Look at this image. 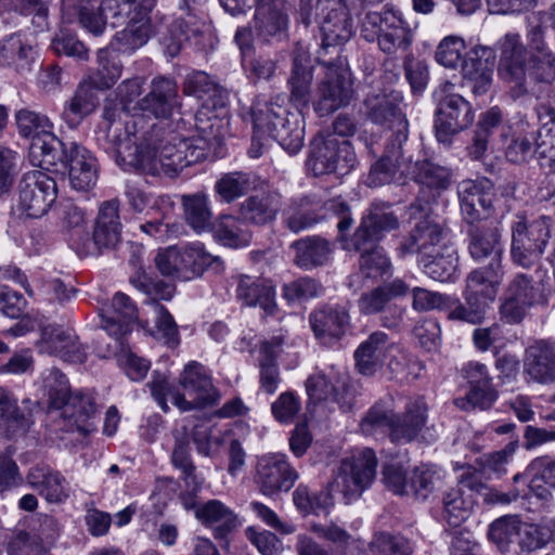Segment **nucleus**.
<instances>
[{"mask_svg":"<svg viewBox=\"0 0 555 555\" xmlns=\"http://www.w3.org/2000/svg\"><path fill=\"white\" fill-rule=\"evenodd\" d=\"M408 141H386L382 156L371 166L366 184L378 188L391 183L397 173L410 175L411 156L406 155Z\"/></svg>","mask_w":555,"mask_h":555,"instance_id":"nucleus-19","label":"nucleus"},{"mask_svg":"<svg viewBox=\"0 0 555 555\" xmlns=\"http://www.w3.org/2000/svg\"><path fill=\"white\" fill-rule=\"evenodd\" d=\"M249 189V176L237 171L223 175L215 184L216 194L228 204L247 194Z\"/></svg>","mask_w":555,"mask_h":555,"instance_id":"nucleus-62","label":"nucleus"},{"mask_svg":"<svg viewBox=\"0 0 555 555\" xmlns=\"http://www.w3.org/2000/svg\"><path fill=\"white\" fill-rule=\"evenodd\" d=\"M210 33V25L205 20L188 12L184 17L173 22L169 28V35L163 38V44L169 56L175 57L181 51L183 43L194 41V44L203 43V38Z\"/></svg>","mask_w":555,"mask_h":555,"instance_id":"nucleus-28","label":"nucleus"},{"mask_svg":"<svg viewBox=\"0 0 555 555\" xmlns=\"http://www.w3.org/2000/svg\"><path fill=\"white\" fill-rule=\"evenodd\" d=\"M33 54V47L20 35H11L0 43V62L8 66H14L18 72L28 68Z\"/></svg>","mask_w":555,"mask_h":555,"instance_id":"nucleus-54","label":"nucleus"},{"mask_svg":"<svg viewBox=\"0 0 555 555\" xmlns=\"http://www.w3.org/2000/svg\"><path fill=\"white\" fill-rule=\"evenodd\" d=\"M319 205L308 197L292 201L282 212V223L291 232L297 234L319 223L322 217L318 212Z\"/></svg>","mask_w":555,"mask_h":555,"instance_id":"nucleus-48","label":"nucleus"},{"mask_svg":"<svg viewBox=\"0 0 555 555\" xmlns=\"http://www.w3.org/2000/svg\"><path fill=\"white\" fill-rule=\"evenodd\" d=\"M410 175H413L415 182L430 192L433 199L451 185V170L427 159L416 162L410 168Z\"/></svg>","mask_w":555,"mask_h":555,"instance_id":"nucleus-49","label":"nucleus"},{"mask_svg":"<svg viewBox=\"0 0 555 555\" xmlns=\"http://www.w3.org/2000/svg\"><path fill=\"white\" fill-rule=\"evenodd\" d=\"M26 481L49 503H61L68 496L66 479L49 466H33L26 475Z\"/></svg>","mask_w":555,"mask_h":555,"instance_id":"nucleus-35","label":"nucleus"},{"mask_svg":"<svg viewBox=\"0 0 555 555\" xmlns=\"http://www.w3.org/2000/svg\"><path fill=\"white\" fill-rule=\"evenodd\" d=\"M519 529L520 520L517 516H504L489 526L488 537L502 552H505L516 540Z\"/></svg>","mask_w":555,"mask_h":555,"instance_id":"nucleus-64","label":"nucleus"},{"mask_svg":"<svg viewBox=\"0 0 555 555\" xmlns=\"http://www.w3.org/2000/svg\"><path fill=\"white\" fill-rule=\"evenodd\" d=\"M274 129L266 132V138H272L289 154L298 153L304 145V127L298 114L291 113L284 106V113L273 116L271 121Z\"/></svg>","mask_w":555,"mask_h":555,"instance_id":"nucleus-41","label":"nucleus"},{"mask_svg":"<svg viewBox=\"0 0 555 555\" xmlns=\"http://www.w3.org/2000/svg\"><path fill=\"white\" fill-rule=\"evenodd\" d=\"M344 248L352 249L360 254L359 269L364 278L377 280L390 274L391 262L378 244H374L372 248L365 247V249H362L353 242L346 241Z\"/></svg>","mask_w":555,"mask_h":555,"instance_id":"nucleus-50","label":"nucleus"},{"mask_svg":"<svg viewBox=\"0 0 555 555\" xmlns=\"http://www.w3.org/2000/svg\"><path fill=\"white\" fill-rule=\"evenodd\" d=\"M467 235L469 238L468 249L475 260L489 259V264L498 262V266H502L501 234L493 221L470 224Z\"/></svg>","mask_w":555,"mask_h":555,"instance_id":"nucleus-29","label":"nucleus"},{"mask_svg":"<svg viewBox=\"0 0 555 555\" xmlns=\"http://www.w3.org/2000/svg\"><path fill=\"white\" fill-rule=\"evenodd\" d=\"M423 271L430 279L439 282L450 281L457 270L459 258L452 248L443 247L442 250L433 253V256L418 258Z\"/></svg>","mask_w":555,"mask_h":555,"instance_id":"nucleus-52","label":"nucleus"},{"mask_svg":"<svg viewBox=\"0 0 555 555\" xmlns=\"http://www.w3.org/2000/svg\"><path fill=\"white\" fill-rule=\"evenodd\" d=\"M99 105V99L91 83L81 82L65 103L62 119L69 128L78 127Z\"/></svg>","mask_w":555,"mask_h":555,"instance_id":"nucleus-45","label":"nucleus"},{"mask_svg":"<svg viewBox=\"0 0 555 555\" xmlns=\"http://www.w3.org/2000/svg\"><path fill=\"white\" fill-rule=\"evenodd\" d=\"M33 153L35 156H42L37 164L42 169L49 170L59 165L66 169L69 183L77 191H88L96 183V158L75 141L64 142L57 137H48L46 142L37 140Z\"/></svg>","mask_w":555,"mask_h":555,"instance_id":"nucleus-2","label":"nucleus"},{"mask_svg":"<svg viewBox=\"0 0 555 555\" xmlns=\"http://www.w3.org/2000/svg\"><path fill=\"white\" fill-rule=\"evenodd\" d=\"M44 386L49 397V414L55 417V411L64 404L73 393L66 376L59 369H51L44 377Z\"/></svg>","mask_w":555,"mask_h":555,"instance_id":"nucleus-63","label":"nucleus"},{"mask_svg":"<svg viewBox=\"0 0 555 555\" xmlns=\"http://www.w3.org/2000/svg\"><path fill=\"white\" fill-rule=\"evenodd\" d=\"M503 275V267L498 266V262L473 270L466 278L465 304L456 299V305L449 311L448 318L470 324L481 323L490 305L495 300Z\"/></svg>","mask_w":555,"mask_h":555,"instance_id":"nucleus-4","label":"nucleus"},{"mask_svg":"<svg viewBox=\"0 0 555 555\" xmlns=\"http://www.w3.org/2000/svg\"><path fill=\"white\" fill-rule=\"evenodd\" d=\"M139 106L156 118L170 117L181 107L177 82L166 77L154 78L150 92L139 101Z\"/></svg>","mask_w":555,"mask_h":555,"instance_id":"nucleus-25","label":"nucleus"},{"mask_svg":"<svg viewBox=\"0 0 555 555\" xmlns=\"http://www.w3.org/2000/svg\"><path fill=\"white\" fill-rule=\"evenodd\" d=\"M494 60L491 48H472L462 63L463 86L469 88L475 95L486 94L492 86Z\"/></svg>","mask_w":555,"mask_h":555,"instance_id":"nucleus-21","label":"nucleus"},{"mask_svg":"<svg viewBox=\"0 0 555 555\" xmlns=\"http://www.w3.org/2000/svg\"><path fill=\"white\" fill-rule=\"evenodd\" d=\"M186 222L195 232H203L211 225V211L208 196L204 193L182 197Z\"/></svg>","mask_w":555,"mask_h":555,"instance_id":"nucleus-56","label":"nucleus"},{"mask_svg":"<svg viewBox=\"0 0 555 555\" xmlns=\"http://www.w3.org/2000/svg\"><path fill=\"white\" fill-rule=\"evenodd\" d=\"M410 29L402 13L391 4L383 7L380 12L367 10L362 20L361 36L373 42L379 33H396Z\"/></svg>","mask_w":555,"mask_h":555,"instance_id":"nucleus-40","label":"nucleus"},{"mask_svg":"<svg viewBox=\"0 0 555 555\" xmlns=\"http://www.w3.org/2000/svg\"><path fill=\"white\" fill-rule=\"evenodd\" d=\"M475 119L470 103L460 94H446L435 113V132L440 143L450 144L452 138L467 129Z\"/></svg>","mask_w":555,"mask_h":555,"instance_id":"nucleus-15","label":"nucleus"},{"mask_svg":"<svg viewBox=\"0 0 555 555\" xmlns=\"http://www.w3.org/2000/svg\"><path fill=\"white\" fill-rule=\"evenodd\" d=\"M183 392L172 393V403L182 412L202 409L217 402L219 396L204 365L190 362L180 375Z\"/></svg>","mask_w":555,"mask_h":555,"instance_id":"nucleus-12","label":"nucleus"},{"mask_svg":"<svg viewBox=\"0 0 555 555\" xmlns=\"http://www.w3.org/2000/svg\"><path fill=\"white\" fill-rule=\"evenodd\" d=\"M96 59L99 66L91 76V83L98 89H109L121 75V62L111 48L100 49Z\"/></svg>","mask_w":555,"mask_h":555,"instance_id":"nucleus-55","label":"nucleus"},{"mask_svg":"<svg viewBox=\"0 0 555 555\" xmlns=\"http://www.w3.org/2000/svg\"><path fill=\"white\" fill-rule=\"evenodd\" d=\"M525 374L530 380L551 385L555 383V344L540 340L526 350Z\"/></svg>","mask_w":555,"mask_h":555,"instance_id":"nucleus-31","label":"nucleus"},{"mask_svg":"<svg viewBox=\"0 0 555 555\" xmlns=\"http://www.w3.org/2000/svg\"><path fill=\"white\" fill-rule=\"evenodd\" d=\"M551 237V218L541 216L535 220L518 221L512 229L511 257L515 264L529 269L535 266Z\"/></svg>","mask_w":555,"mask_h":555,"instance_id":"nucleus-8","label":"nucleus"},{"mask_svg":"<svg viewBox=\"0 0 555 555\" xmlns=\"http://www.w3.org/2000/svg\"><path fill=\"white\" fill-rule=\"evenodd\" d=\"M395 341L382 331L371 333L354 351L357 371L363 376H373L379 371L393 348Z\"/></svg>","mask_w":555,"mask_h":555,"instance_id":"nucleus-26","label":"nucleus"},{"mask_svg":"<svg viewBox=\"0 0 555 555\" xmlns=\"http://www.w3.org/2000/svg\"><path fill=\"white\" fill-rule=\"evenodd\" d=\"M280 100H282L280 96L270 100L258 96L254 101L250 114L254 132L258 139H264L266 132L274 129V126L271 124L273 116L284 113V105L280 103Z\"/></svg>","mask_w":555,"mask_h":555,"instance_id":"nucleus-53","label":"nucleus"},{"mask_svg":"<svg viewBox=\"0 0 555 555\" xmlns=\"http://www.w3.org/2000/svg\"><path fill=\"white\" fill-rule=\"evenodd\" d=\"M400 220L392 206L386 202H374L363 214L358 228L348 242L359 248L371 247L384 240L387 233L398 230Z\"/></svg>","mask_w":555,"mask_h":555,"instance_id":"nucleus-14","label":"nucleus"},{"mask_svg":"<svg viewBox=\"0 0 555 555\" xmlns=\"http://www.w3.org/2000/svg\"><path fill=\"white\" fill-rule=\"evenodd\" d=\"M121 229L95 225L92 237L88 233L77 232L72 237L73 247L80 257L99 255L103 249L116 247L120 241Z\"/></svg>","mask_w":555,"mask_h":555,"instance_id":"nucleus-44","label":"nucleus"},{"mask_svg":"<svg viewBox=\"0 0 555 555\" xmlns=\"http://www.w3.org/2000/svg\"><path fill=\"white\" fill-rule=\"evenodd\" d=\"M283 336H274L261 344L259 350L260 387L267 393H273L281 382L276 358L282 351Z\"/></svg>","mask_w":555,"mask_h":555,"instance_id":"nucleus-43","label":"nucleus"},{"mask_svg":"<svg viewBox=\"0 0 555 555\" xmlns=\"http://www.w3.org/2000/svg\"><path fill=\"white\" fill-rule=\"evenodd\" d=\"M130 283L141 293L145 294L153 307L158 300H169L172 298L176 286L162 280L152 279L143 269H139L131 278Z\"/></svg>","mask_w":555,"mask_h":555,"instance_id":"nucleus-59","label":"nucleus"},{"mask_svg":"<svg viewBox=\"0 0 555 555\" xmlns=\"http://www.w3.org/2000/svg\"><path fill=\"white\" fill-rule=\"evenodd\" d=\"M145 218L146 220L139 225L140 230L157 240L165 241L181 233V223L170 222L168 211L163 210L162 206L158 207V212Z\"/></svg>","mask_w":555,"mask_h":555,"instance_id":"nucleus-61","label":"nucleus"},{"mask_svg":"<svg viewBox=\"0 0 555 555\" xmlns=\"http://www.w3.org/2000/svg\"><path fill=\"white\" fill-rule=\"evenodd\" d=\"M443 517L451 527L460 526L468 518L475 500L461 489L452 488L443 495Z\"/></svg>","mask_w":555,"mask_h":555,"instance_id":"nucleus-57","label":"nucleus"},{"mask_svg":"<svg viewBox=\"0 0 555 555\" xmlns=\"http://www.w3.org/2000/svg\"><path fill=\"white\" fill-rule=\"evenodd\" d=\"M175 446L171 453L172 465L181 472L186 488L199 491L204 479L196 474V467L190 453L189 428L183 425L172 430Z\"/></svg>","mask_w":555,"mask_h":555,"instance_id":"nucleus-39","label":"nucleus"},{"mask_svg":"<svg viewBox=\"0 0 555 555\" xmlns=\"http://www.w3.org/2000/svg\"><path fill=\"white\" fill-rule=\"evenodd\" d=\"M38 412V401L24 399L18 405L12 392L0 387V426L26 431L34 424V417Z\"/></svg>","mask_w":555,"mask_h":555,"instance_id":"nucleus-33","label":"nucleus"},{"mask_svg":"<svg viewBox=\"0 0 555 555\" xmlns=\"http://www.w3.org/2000/svg\"><path fill=\"white\" fill-rule=\"evenodd\" d=\"M321 51L318 56L319 60H325L324 56L330 53L337 55L340 60V47L345 44L353 34L352 20L349 13H340L338 15H331L321 20Z\"/></svg>","mask_w":555,"mask_h":555,"instance_id":"nucleus-37","label":"nucleus"},{"mask_svg":"<svg viewBox=\"0 0 555 555\" xmlns=\"http://www.w3.org/2000/svg\"><path fill=\"white\" fill-rule=\"evenodd\" d=\"M134 2L135 0H101L99 12L80 5L79 22L93 36H100L108 23L114 28L122 26L132 13Z\"/></svg>","mask_w":555,"mask_h":555,"instance_id":"nucleus-22","label":"nucleus"},{"mask_svg":"<svg viewBox=\"0 0 555 555\" xmlns=\"http://www.w3.org/2000/svg\"><path fill=\"white\" fill-rule=\"evenodd\" d=\"M236 297L245 306H259L269 315L274 314L278 309L274 286L262 278L241 275L237 281Z\"/></svg>","mask_w":555,"mask_h":555,"instance_id":"nucleus-34","label":"nucleus"},{"mask_svg":"<svg viewBox=\"0 0 555 555\" xmlns=\"http://www.w3.org/2000/svg\"><path fill=\"white\" fill-rule=\"evenodd\" d=\"M281 210L280 195L267 192L250 195L238 206L241 220L246 224L264 227L273 223Z\"/></svg>","mask_w":555,"mask_h":555,"instance_id":"nucleus-32","label":"nucleus"},{"mask_svg":"<svg viewBox=\"0 0 555 555\" xmlns=\"http://www.w3.org/2000/svg\"><path fill=\"white\" fill-rule=\"evenodd\" d=\"M349 314L344 308L324 306L309 315L315 337L325 345L341 338L349 326Z\"/></svg>","mask_w":555,"mask_h":555,"instance_id":"nucleus-30","label":"nucleus"},{"mask_svg":"<svg viewBox=\"0 0 555 555\" xmlns=\"http://www.w3.org/2000/svg\"><path fill=\"white\" fill-rule=\"evenodd\" d=\"M500 300L501 319L509 324L521 322L532 306L545 301L532 279L524 273L516 274L509 281Z\"/></svg>","mask_w":555,"mask_h":555,"instance_id":"nucleus-16","label":"nucleus"},{"mask_svg":"<svg viewBox=\"0 0 555 555\" xmlns=\"http://www.w3.org/2000/svg\"><path fill=\"white\" fill-rule=\"evenodd\" d=\"M313 66L309 52L296 44L293 52V66L287 79L289 101L297 107H307L311 96Z\"/></svg>","mask_w":555,"mask_h":555,"instance_id":"nucleus-27","label":"nucleus"},{"mask_svg":"<svg viewBox=\"0 0 555 555\" xmlns=\"http://www.w3.org/2000/svg\"><path fill=\"white\" fill-rule=\"evenodd\" d=\"M444 236L441 224L426 217L415 224L410 236L400 244L398 250L402 257L415 253L420 258L433 256V253L443 249Z\"/></svg>","mask_w":555,"mask_h":555,"instance_id":"nucleus-24","label":"nucleus"},{"mask_svg":"<svg viewBox=\"0 0 555 555\" xmlns=\"http://www.w3.org/2000/svg\"><path fill=\"white\" fill-rule=\"evenodd\" d=\"M357 156L350 142L333 134H318L310 144L306 168L314 177L347 175L354 168Z\"/></svg>","mask_w":555,"mask_h":555,"instance_id":"nucleus-6","label":"nucleus"},{"mask_svg":"<svg viewBox=\"0 0 555 555\" xmlns=\"http://www.w3.org/2000/svg\"><path fill=\"white\" fill-rule=\"evenodd\" d=\"M499 52L498 75L506 85L512 99L517 100L529 93L530 81L528 47L517 33H507L495 44Z\"/></svg>","mask_w":555,"mask_h":555,"instance_id":"nucleus-5","label":"nucleus"},{"mask_svg":"<svg viewBox=\"0 0 555 555\" xmlns=\"http://www.w3.org/2000/svg\"><path fill=\"white\" fill-rule=\"evenodd\" d=\"M57 197V186L53 178L42 170L23 175L17 185L16 211L26 218H41Z\"/></svg>","mask_w":555,"mask_h":555,"instance_id":"nucleus-10","label":"nucleus"},{"mask_svg":"<svg viewBox=\"0 0 555 555\" xmlns=\"http://www.w3.org/2000/svg\"><path fill=\"white\" fill-rule=\"evenodd\" d=\"M16 125L20 133L24 137H33V141L29 149V157L34 165L40 162L42 156L34 155V146L37 140L48 141V137H55L52 132L53 124L46 116L34 111L23 108L16 113Z\"/></svg>","mask_w":555,"mask_h":555,"instance_id":"nucleus-46","label":"nucleus"},{"mask_svg":"<svg viewBox=\"0 0 555 555\" xmlns=\"http://www.w3.org/2000/svg\"><path fill=\"white\" fill-rule=\"evenodd\" d=\"M428 406L423 398L410 399L402 415H398L386 402L378 401L361 420L360 428L366 436L388 431L391 442L404 444L416 439L427 422Z\"/></svg>","mask_w":555,"mask_h":555,"instance_id":"nucleus-3","label":"nucleus"},{"mask_svg":"<svg viewBox=\"0 0 555 555\" xmlns=\"http://www.w3.org/2000/svg\"><path fill=\"white\" fill-rule=\"evenodd\" d=\"M195 518L214 530L216 538H224L235 530L240 520L232 508L220 500H209L196 508Z\"/></svg>","mask_w":555,"mask_h":555,"instance_id":"nucleus-38","label":"nucleus"},{"mask_svg":"<svg viewBox=\"0 0 555 555\" xmlns=\"http://www.w3.org/2000/svg\"><path fill=\"white\" fill-rule=\"evenodd\" d=\"M401 103L402 95L396 91L389 93L373 92L364 99L366 118L391 130L386 141H408L409 122L400 107Z\"/></svg>","mask_w":555,"mask_h":555,"instance_id":"nucleus-11","label":"nucleus"},{"mask_svg":"<svg viewBox=\"0 0 555 555\" xmlns=\"http://www.w3.org/2000/svg\"><path fill=\"white\" fill-rule=\"evenodd\" d=\"M138 319V310L130 297L117 293L112 299L111 308L102 314V327L111 335L119 338L131 332Z\"/></svg>","mask_w":555,"mask_h":555,"instance_id":"nucleus-36","label":"nucleus"},{"mask_svg":"<svg viewBox=\"0 0 555 555\" xmlns=\"http://www.w3.org/2000/svg\"><path fill=\"white\" fill-rule=\"evenodd\" d=\"M409 289V285L403 280L396 279L371 292L363 293L358 300L359 310L363 314L383 312L390 300L405 296Z\"/></svg>","mask_w":555,"mask_h":555,"instance_id":"nucleus-47","label":"nucleus"},{"mask_svg":"<svg viewBox=\"0 0 555 555\" xmlns=\"http://www.w3.org/2000/svg\"><path fill=\"white\" fill-rule=\"evenodd\" d=\"M287 25L286 12L255 13L254 30L264 41L283 39L286 36Z\"/></svg>","mask_w":555,"mask_h":555,"instance_id":"nucleus-60","label":"nucleus"},{"mask_svg":"<svg viewBox=\"0 0 555 555\" xmlns=\"http://www.w3.org/2000/svg\"><path fill=\"white\" fill-rule=\"evenodd\" d=\"M240 216H221L215 227L214 237L223 246L241 248L251 241V232L245 227Z\"/></svg>","mask_w":555,"mask_h":555,"instance_id":"nucleus-51","label":"nucleus"},{"mask_svg":"<svg viewBox=\"0 0 555 555\" xmlns=\"http://www.w3.org/2000/svg\"><path fill=\"white\" fill-rule=\"evenodd\" d=\"M180 118L176 128L149 125L142 115L130 116L116 104L103 109L104 149L111 152L124 170L156 176L160 171L177 175L183 168L202 162L210 150L221 145L212 126L196 125L198 134L190 135Z\"/></svg>","mask_w":555,"mask_h":555,"instance_id":"nucleus-1","label":"nucleus"},{"mask_svg":"<svg viewBox=\"0 0 555 555\" xmlns=\"http://www.w3.org/2000/svg\"><path fill=\"white\" fill-rule=\"evenodd\" d=\"M325 65L326 72L318 83L317 99L313 102L315 113L323 117L349 105L352 95L350 74L341 60H319Z\"/></svg>","mask_w":555,"mask_h":555,"instance_id":"nucleus-9","label":"nucleus"},{"mask_svg":"<svg viewBox=\"0 0 555 555\" xmlns=\"http://www.w3.org/2000/svg\"><path fill=\"white\" fill-rule=\"evenodd\" d=\"M297 479L298 473L285 454L271 453L258 460L255 481L262 494L275 496L288 492Z\"/></svg>","mask_w":555,"mask_h":555,"instance_id":"nucleus-17","label":"nucleus"},{"mask_svg":"<svg viewBox=\"0 0 555 555\" xmlns=\"http://www.w3.org/2000/svg\"><path fill=\"white\" fill-rule=\"evenodd\" d=\"M155 264L163 275L190 281L212 266L219 267L221 259L206 251L203 244L195 243L184 247L170 246L159 251Z\"/></svg>","mask_w":555,"mask_h":555,"instance_id":"nucleus-7","label":"nucleus"},{"mask_svg":"<svg viewBox=\"0 0 555 555\" xmlns=\"http://www.w3.org/2000/svg\"><path fill=\"white\" fill-rule=\"evenodd\" d=\"M36 346L40 353L59 357L65 362L83 363L87 359L86 347L75 332L57 325L43 326Z\"/></svg>","mask_w":555,"mask_h":555,"instance_id":"nucleus-20","label":"nucleus"},{"mask_svg":"<svg viewBox=\"0 0 555 555\" xmlns=\"http://www.w3.org/2000/svg\"><path fill=\"white\" fill-rule=\"evenodd\" d=\"M457 195L462 216L469 224L488 219L494 210L493 184L487 178L461 181L457 184Z\"/></svg>","mask_w":555,"mask_h":555,"instance_id":"nucleus-18","label":"nucleus"},{"mask_svg":"<svg viewBox=\"0 0 555 555\" xmlns=\"http://www.w3.org/2000/svg\"><path fill=\"white\" fill-rule=\"evenodd\" d=\"M126 27L117 33L112 42V47L121 53H131L144 46L150 38V26L146 22L140 24L134 23V16L129 15L128 21L124 24Z\"/></svg>","mask_w":555,"mask_h":555,"instance_id":"nucleus-58","label":"nucleus"},{"mask_svg":"<svg viewBox=\"0 0 555 555\" xmlns=\"http://www.w3.org/2000/svg\"><path fill=\"white\" fill-rule=\"evenodd\" d=\"M95 414V398L92 393L82 391L73 392L55 411V416L61 417L64 423L60 427L62 430H77L83 435L95 430V425L92 422Z\"/></svg>","mask_w":555,"mask_h":555,"instance_id":"nucleus-23","label":"nucleus"},{"mask_svg":"<svg viewBox=\"0 0 555 555\" xmlns=\"http://www.w3.org/2000/svg\"><path fill=\"white\" fill-rule=\"evenodd\" d=\"M377 459L372 449H363L341 461L334 486L351 501L371 486L376 475Z\"/></svg>","mask_w":555,"mask_h":555,"instance_id":"nucleus-13","label":"nucleus"},{"mask_svg":"<svg viewBox=\"0 0 555 555\" xmlns=\"http://www.w3.org/2000/svg\"><path fill=\"white\" fill-rule=\"evenodd\" d=\"M294 250V263L302 270H312L324 266L332 253L330 242L319 235L299 238L291 244Z\"/></svg>","mask_w":555,"mask_h":555,"instance_id":"nucleus-42","label":"nucleus"}]
</instances>
